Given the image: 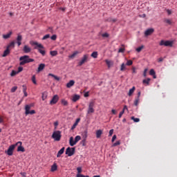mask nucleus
<instances>
[{
  "instance_id": "48",
  "label": "nucleus",
  "mask_w": 177,
  "mask_h": 177,
  "mask_svg": "<svg viewBox=\"0 0 177 177\" xmlns=\"http://www.w3.org/2000/svg\"><path fill=\"white\" fill-rule=\"evenodd\" d=\"M15 91H17V86H13L12 88H11V92L12 93H15Z\"/></svg>"
},
{
  "instance_id": "7",
  "label": "nucleus",
  "mask_w": 177,
  "mask_h": 177,
  "mask_svg": "<svg viewBox=\"0 0 177 177\" xmlns=\"http://www.w3.org/2000/svg\"><path fill=\"white\" fill-rule=\"evenodd\" d=\"M95 102L91 101L88 104V108L87 111L88 114H92L93 113H95Z\"/></svg>"
},
{
  "instance_id": "22",
  "label": "nucleus",
  "mask_w": 177,
  "mask_h": 177,
  "mask_svg": "<svg viewBox=\"0 0 177 177\" xmlns=\"http://www.w3.org/2000/svg\"><path fill=\"white\" fill-rule=\"evenodd\" d=\"M19 146L17 148V151H21L22 153H24V151H26V149L23 147V146H21V144H19Z\"/></svg>"
},
{
  "instance_id": "62",
  "label": "nucleus",
  "mask_w": 177,
  "mask_h": 177,
  "mask_svg": "<svg viewBox=\"0 0 177 177\" xmlns=\"http://www.w3.org/2000/svg\"><path fill=\"white\" fill-rule=\"evenodd\" d=\"M85 142H86V139L83 138L82 143V146H85Z\"/></svg>"
},
{
  "instance_id": "61",
  "label": "nucleus",
  "mask_w": 177,
  "mask_h": 177,
  "mask_svg": "<svg viewBox=\"0 0 177 177\" xmlns=\"http://www.w3.org/2000/svg\"><path fill=\"white\" fill-rule=\"evenodd\" d=\"M59 125V122H55V123H54V127H55V129L57 128V126Z\"/></svg>"
},
{
  "instance_id": "4",
  "label": "nucleus",
  "mask_w": 177,
  "mask_h": 177,
  "mask_svg": "<svg viewBox=\"0 0 177 177\" xmlns=\"http://www.w3.org/2000/svg\"><path fill=\"white\" fill-rule=\"evenodd\" d=\"M51 138L54 139L55 142H59V140L62 139V131H54L53 133Z\"/></svg>"
},
{
  "instance_id": "31",
  "label": "nucleus",
  "mask_w": 177,
  "mask_h": 177,
  "mask_svg": "<svg viewBox=\"0 0 177 177\" xmlns=\"http://www.w3.org/2000/svg\"><path fill=\"white\" fill-rule=\"evenodd\" d=\"M151 80L150 78L145 79L142 81V84H146L147 85H149L150 84V81Z\"/></svg>"
},
{
  "instance_id": "10",
  "label": "nucleus",
  "mask_w": 177,
  "mask_h": 177,
  "mask_svg": "<svg viewBox=\"0 0 177 177\" xmlns=\"http://www.w3.org/2000/svg\"><path fill=\"white\" fill-rule=\"evenodd\" d=\"M59 102V95H55L53 97L52 100L50 101V104L53 105L56 104Z\"/></svg>"
},
{
  "instance_id": "45",
  "label": "nucleus",
  "mask_w": 177,
  "mask_h": 177,
  "mask_svg": "<svg viewBox=\"0 0 177 177\" xmlns=\"http://www.w3.org/2000/svg\"><path fill=\"white\" fill-rule=\"evenodd\" d=\"M50 35L49 34L46 35L43 37L42 39L43 41H45V39H48V38H50Z\"/></svg>"
},
{
  "instance_id": "11",
  "label": "nucleus",
  "mask_w": 177,
  "mask_h": 177,
  "mask_svg": "<svg viewBox=\"0 0 177 177\" xmlns=\"http://www.w3.org/2000/svg\"><path fill=\"white\" fill-rule=\"evenodd\" d=\"M153 32H154V29L153 28H149V29H147L145 32V37H149V35H151V34H153Z\"/></svg>"
},
{
  "instance_id": "51",
  "label": "nucleus",
  "mask_w": 177,
  "mask_h": 177,
  "mask_svg": "<svg viewBox=\"0 0 177 177\" xmlns=\"http://www.w3.org/2000/svg\"><path fill=\"white\" fill-rule=\"evenodd\" d=\"M125 70V64H122L120 67V71H124Z\"/></svg>"
},
{
  "instance_id": "17",
  "label": "nucleus",
  "mask_w": 177,
  "mask_h": 177,
  "mask_svg": "<svg viewBox=\"0 0 177 177\" xmlns=\"http://www.w3.org/2000/svg\"><path fill=\"white\" fill-rule=\"evenodd\" d=\"M74 84H75L74 80H70L69 82L66 84V88H71V86H74Z\"/></svg>"
},
{
  "instance_id": "5",
  "label": "nucleus",
  "mask_w": 177,
  "mask_h": 177,
  "mask_svg": "<svg viewBox=\"0 0 177 177\" xmlns=\"http://www.w3.org/2000/svg\"><path fill=\"white\" fill-rule=\"evenodd\" d=\"M89 59V55L85 54L82 57L81 60L78 62L77 66L79 67H81L83 64H85V63H87L88 60Z\"/></svg>"
},
{
  "instance_id": "40",
  "label": "nucleus",
  "mask_w": 177,
  "mask_h": 177,
  "mask_svg": "<svg viewBox=\"0 0 177 177\" xmlns=\"http://www.w3.org/2000/svg\"><path fill=\"white\" fill-rule=\"evenodd\" d=\"M50 55H51V56H57V51L56 50L50 51Z\"/></svg>"
},
{
  "instance_id": "29",
  "label": "nucleus",
  "mask_w": 177,
  "mask_h": 177,
  "mask_svg": "<svg viewBox=\"0 0 177 177\" xmlns=\"http://www.w3.org/2000/svg\"><path fill=\"white\" fill-rule=\"evenodd\" d=\"M48 75L50 77H53V78H55V80H56V81H60V77L52 74V73H49Z\"/></svg>"
},
{
  "instance_id": "28",
  "label": "nucleus",
  "mask_w": 177,
  "mask_h": 177,
  "mask_svg": "<svg viewBox=\"0 0 177 177\" xmlns=\"http://www.w3.org/2000/svg\"><path fill=\"white\" fill-rule=\"evenodd\" d=\"M12 35V32H10L9 33H8L7 35H3V38L4 39H8V38H10V36Z\"/></svg>"
},
{
  "instance_id": "57",
  "label": "nucleus",
  "mask_w": 177,
  "mask_h": 177,
  "mask_svg": "<svg viewBox=\"0 0 177 177\" xmlns=\"http://www.w3.org/2000/svg\"><path fill=\"white\" fill-rule=\"evenodd\" d=\"M21 71H23V67L19 66V67L18 68V71H17V72L18 74H19V73H21Z\"/></svg>"
},
{
  "instance_id": "13",
  "label": "nucleus",
  "mask_w": 177,
  "mask_h": 177,
  "mask_svg": "<svg viewBox=\"0 0 177 177\" xmlns=\"http://www.w3.org/2000/svg\"><path fill=\"white\" fill-rule=\"evenodd\" d=\"M23 50L24 53H30V52H31V48L27 45H25L24 46Z\"/></svg>"
},
{
  "instance_id": "58",
  "label": "nucleus",
  "mask_w": 177,
  "mask_h": 177,
  "mask_svg": "<svg viewBox=\"0 0 177 177\" xmlns=\"http://www.w3.org/2000/svg\"><path fill=\"white\" fill-rule=\"evenodd\" d=\"M117 139V136L116 135H113L111 142H113L115 140Z\"/></svg>"
},
{
  "instance_id": "44",
  "label": "nucleus",
  "mask_w": 177,
  "mask_h": 177,
  "mask_svg": "<svg viewBox=\"0 0 177 177\" xmlns=\"http://www.w3.org/2000/svg\"><path fill=\"white\" fill-rule=\"evenodd\" d=\"M132 64H133V62H132V60H128L126 66H132Z\"/></svg>"
},
{
  "instance_id": "50",
  "label": "nucleus",
  "mask_w": 177,
  "mask_h": 177,
  "mask_svg": "<svg viewBox=\"0 0 177 177\" xmlns=\"http://www.w3.org/2000/svg\"><path fill=\"white\" fill-rule=\"evenodd\" d=\"M102 37H103V38H109V33L105 32V33L102 35Z\"/></svg>"
},
{
  "instance_id": "8",
  "label": "nucleus",
  "mask_w": 177,
  "mask_h": 177,
  "mask_svg": "<svg viewBox=\"0 0 177 177\" xmlns=\"http://www.w3.org/2000/svg\"><path fill=\"white\" fill-rule=\"evenodd\" d=\"M159 45L160 46H170L172 47V45H174V41H164V40H161Z\"/></svg>"
},
{
  "instance_id": "23",
  "label": "nucleus",
  "mask_w": 177,
  "mask_h": 177,
  "mask_svg": "<svg viewBox=\"0 0 177 177\" xmlns=\"http://www.w3.org/2000/svg\"><path fill=\"white\" fill-rule=\"evenodd\" d=\"M78 53H80V52L78 51L73 52L72 55H69V59H74L77 56V55H78Z\"/></svg>"
},
{
  "instance_id": "41",
  "label": "nucleus",
  "mask_w": 177,
  "mask_h": 177,
  "mask_svg": "<svg viewBox=\"0 0 177 177\" xmlns=\"http://www.w3.org/2000/svg\"><path fill=\"white\" fill-rule=\"evenodd\" d=\"M143 48H145V46H140V47L136 48V52H138V53L140 52H142V49H143Z\"/></svg>"
},
{
  "instance_id": "55",
  "label": "nucleus",
  "mask_w": 177,
  "mask_h": 177,
  "mask_svg": "<svg viewBox=\"0 0 177 177\" xmlns=\"http://www.w3.org/2000/svg\"><path fill=\"white\" fill-rule=\"evenodd\" d=\"M77 171L78 174H81L82 172V168L77 167Z\"/></svg>"
},
{
  "instance_id": "25",
  "label": "nucleus",
  "mask_w": 177,
  "mask_h": 177,
  "mask_svg": "<svg viewBox=\"0 0 177 177\" xmlns=\"http://www.w3.org/2000/svg\"><path fill=\"white\" fill-rule=\"evenodd\" d=\"M80 95H75L73 96L72 100H73V102H77V100H80Z\"/></svg>"
},
{
  "instance_id": "14",
  "label": "nucleus",
  "mask_w": 177,
  "mask_h": 177,
  "mask_svg": "<svg viewBox=\"0 0 177 177\" xmlns=\"http://www.w3.org/2000/svg\"><path fill=\"white\" fill-rule=\"evenodd\" d=\"M64 150H66V148H65V147H62V148L58 151V153H57V158L62 157V154H64Z\"/></svg>"
},
{
  "instance_id": "30",
  "label": "nucleus",
  "mask_w": 177,
  "mask_h": 177,
  "mask_svg": "<svg viewBox=\"0 0 177 177\" xmlns=\"http://www.w3.org/2000/svg\"><path fill=\"white\" fill-rule=\"evenodd\" d=\"M61 103L63 106H68V102H67V100L62 99L61 100Z\"/></svg>"
},
{
  "instance_id": "36",
  "label": "nucleus",
  "mask_w": 177,
  "mask_h": 177,
  "mask_svg": "<svg viewBox=\"0 0 177 177\" xmlns=\"http://www.w3.org/2000/svg\"><path fill=\"white\" fill-rule=\"evenodd\" d=\"M164 22L167 23V24H169V25L172 24V21L171 19H165Z\"/></svg>"
},
{
  "instance_id": "59",
  "label": "nucleus",
  "mask_w": 177,
  "mask_h": 177,
  "mask_svg": "<svg viewBox=\"0 0 177 177\" xmlns=\"http://www.w3.org/2000/svg\"><path fill=\"white\" fill-rule=\"evenodd\" d=\"M147 74V68H145L143 73L144 77H146Z\"/></svg>"
},
{
  "instance_id": "56",
  "label": "nucleus",
  "mask_w": 177,
  "mask_h": 177,
  "mask_svg": "<svg viewBox=\"0 0 177 177\" xmlns=\"http://www.w3.org/2000/svg\"><path fill=\"white\" fill-rule=\"evenodd\" d=\"M56 38H57V36H56V35H53L51 37V39H53V41H56Z\"/></svg>"
},
{
  "instance_id": "15",
  "label": "nucleus",
  "mask_w": 177,
  "mask_h": 177,
  "mask_svg": "<svg viewBox=\"0 0 177 177\" xmlns=\"http://www.w3.org/2000/svg\"><path fill=\"white\" fill-rule=\"evenodd\" d=\"M10 53V49H9L8 47L6 48V49L4 50L2 57H6V56H8V55H9Z\"/></svg>"
},
{
  "instance_id": "20",
  "label": "nucleus",
  "mask_w": 177,
  "mask_h": 177,
  "mask_svg": "<svg viewBox=\"0 0 177 177\" xmlns=\"http://www.w3.org/2000/svg\"><path fill=\"white\" fill-rule=\"evenodd\" d=\"M80 118H77L75 121V122L73 124V125L71 127V130H74L75 129V128L77 127V125H78V122H80Z\"/></svg>"
},
{
  "instance_id": "26",
  "label": "nucleus",
  "mask_w": 177,
  "mask_h": 177,
  "mask_svg": "<svg viewBox=\"0 0 177 177\" xmlns=\"http://www.w3.org/2000/svg\"><path fill=\"white\" fill-rule=\"evenodd\" d=\"M135 89H136L135 86H133V87L129 90V93H128L129 96H132V95H133V93L135 92Z\"/></svg>"
},
{
  "instance_id": "19",
  "label": "nucleus",
  "mask_w": 177,
  "mask_h": 177,
  "mask_svg": "<svg viewBox=\"0 0 177 177\" xmlns=\"http://www.w3.org/2000/svg\"><path fill=\"white\" fill-rule=\"evenodd\" d=\"M69 145L70 146H75V140H74V137H71L69 139Z\"/></svg>"
},
{
  "instance_id": "1",
  "label": "nucleus",
  "mask_w": 177,
  "mask_h": 177,
  "mask_svg": "<svg viewBox=\"0 0 177 177\" xmlns=\"http://www.w3.org/2000/svg\"><path fill=\"white\" fill-rule=\"evenodd\" d=\"M31 45H35L34 49H37L38 52H39L42 56H45L46 52L45 51V47H44L42 44L37 41H32Z\"/></svg>"
},
{
  "instance_id": "39",
  "label": "nucleus",
  "mask_w": 177,
  "mask_h": 177,
  "mask_svg": "<svg viewBox=\"0 0 177 177\" xmlns=\"http://www.w3.org/2000/svg\"><path fill=\"white\" fill-rule=\"evenodd\" d=\"M19 74V72L16 71H12L11 73H10V77H15V75Z\"/></svg>"
},
{
  "instance_id": "38",
  "label": "nucleus",
  "mask_w": 177,
  "mask_h": 177,
  "mask_svg": "<svg viewBox=\"0 0 177 177\" xmlns=\"http://www.w3.org/2000/svg\"><path fill=\"white\" fill-rule=\"evenodd\" d=\"M105 62H106V64H107V66H108L109 68L111 67V64H112L111 61H110V60H109V59H106V60H105Z\"/></svg>"
},
{
  "instance_id": "21",
  "label": "nucleus",
  "mask_w": 177,
  "mask_h": 177,
  "mask_svg": "<svg viewBox=\"0 0 177 177\" xmlns=\"http://www.w3.org/2000/svg\"><path fill=\"white\" fill-rule=\"evenodd\" d=\"M103 133V131H102V130H97V131H96V138H97V139H99V138H100L101 136H102V134Z\"/></svg>"
},
{
  "instance_id": "52",
  "label": "nucleus",
  "mask_w": 177,
  "mask_h": 177,
  "mask_svg": "<svg viewBox=\"0 0 177 177\" xmlns=\"http://www.w3.org/2000/svg\"><path fill=\"white\" fill-rule=\"evenodd\" d=\"M113 133H114V129H112L109 131V136H113Z\"/></svg>"
},
{
  "instance_id": "49",
  "label": "nucleus",
  "mask_w": 177,
  "mask_h": 177,
  "mask_svg": "<svg viewBox=\"0 0 177 177\" xmlns=\"http://www.w3.org/2000/svg\"><path fill=\"white\" fill-rule=\"evenodd\" d=\"M156 71H154V69H151L149 71V75H155Z\"/></svg>"
},
{
  "instance_id": "46",
  "label": "nucleus",
  "mask_w": 177,
  "mask_h": 177,
  "mask_svg": "<svg viewBox=\"0 0 177 177\" xmlns=\"http://www.w3.org/2000/svg\"><path fill=\"white\" fill-rule=\"evenodd\" d=\"M124 52H125V48H119V50H118L119 53H124Z\"/></svg>"
},
{
  "instance_id": "37",
  "label": "nucleus",
  "mask_w": 177,
  "mask_h": 177,
  "mask_svg": "<svg viewBox=\"0 0 177 177\" xmlns=\"http://www.w3.org/2000/svg\"><path fill=\"white\" fill-rule=\"evenodd\" d=\"M107 21H109V23H115V21H117V19L109 18L107 19Z\"/></svg>"
},
{
  "instance_id": "24",
  "label": "nucleus",
  "mask_w": 177,
  "mask_h": 177,
  "mask_svg": "<svg viewBox=\"0 0 177 177\" xmlns=\"http://www.w3.org/2000/svg\"><path fill=\"white\" fill-rule=\"evenodd\" d=\"M82 136L83 139H86V138H88V131L85 130L84 131H83L82 133Z\"/></svg>"
},
{
  "instance_id": "2",
  "label": "nucleus",
  "mask_w": 177,
  "mask_h": 177,
  "mask_svg": "<svg viewBox=\"0 0 177 177\" xmlns=\"http://www.w3.org/2000/svg\"><path fill=\"white\" fill-rule=\"evenodd\" d=\"M20 60V66H24V64H27V63H32L34 62V59L30 58L28 55H24L19 58Z\"/></svg>"
},
{
  "instance_id": "35",
  "label": "nucleus",
  "mask_w": 177,
  "mask_h": 177,
  "mask_svg": "<svg viewBox=\"0 0 177 177\" xmlns=\"http://www.w3.org/2000/svg\"><path fill=\"white\" fill-rule=\"evenodd\" d=\"M131 120H132L133 121H134L135 122H139V121H140V119L138 118H135L133 116H132L131 118Z\"/></svg>"
},
{
  "instance_id": "54",
  "label": "nucleus",
  "mask_w": 177,
  "mask_h": 177,
  "mask_svg": "<svg viewBox=\"0 0 177 177\" xmlns=\"http://www.w3.org/2000/svg\"><path fill=\"white\" fill-rule=\"evenodd\" d=\"M23 92H27V86L26 85H23Z\"/></svg>"
},
{
  "instance_id": "60",
  "label": "nucleus",
  "mask_w": 177,
  "mask_h": 177,
  "mask_svg": "<svg viewBox=\"0 0 177 177\" xmlns=\"http://www.w3.org/2000/svg\"><path fill=\"white\" fill-rule=\"evenodd\" d=\"M132 73H133V74H136V68L135 67H133V68H132Z\"/></svg>"
},
{
  "instance_id": "53",
  "label": "nucleus",
  "mask_w": 177,
  "mask_h": 177,
  "mask_svg": "<svg viewBox=\"0 0 177 177\" xmlns=\"http://www.w3.org/2000/svg\"><path fill=\"white\" fill-rule=\"evenodd\" d=\"M46 94L45 93H43L41 97L42 100H45V99H46Z\"/></svg>"
},
{
  "instance_id": "9",
  "label": "nucleus",
  "mask_w": 177,
  "mask_h": 177,
  "mask_svg": "<svg viewBox=\"0 0 177 177\" xmlns=\"http://www.w3.org/2000/svg\"><path fill=\"white\" fill-rule=\"evenodd\" d=\"M75 153V148L74 147H68L66 150V154L68 156V157H71V156H74Z\"/></svg>"
},
{
  "instance_id": "63",
  "label": "nucleus",
  "mask_w": 177,
  "mask_h": 177,
  "mask_svg": "<svg viewBox=\"0 0 177 177\" xmlns=\"http://www.w3.org/2000/svg\"><path fill=\"white\" fill-rule=\"evenodd\" d=\"M21 176L26 177L27 176V174L26 172L21 173Z\"/></svg>"
},
{
  "instance_id": "47",
  "label": "nucleus",
  "mask_w": 177,
  "mask_h": 177,
  "mask_svg": "<svg viewBox=\"0 0 177 177\" xmlns=\"http://www.w3.org/2000/svg\"><path fill=\"white\" fill-rule=\"evenodd\" d=\"M139 104V97H137L134 101V105L138 106Z\"/></svg>"
},
{
  "instance_id": "43",
  "label": "nucleus",
  "mask_w": 177,
  "mask_h": 177,
  "mask_svg": "<svg viewBox=\"0 0 177 177\" xmlns=\"http://www.w3.org/2000/svg\"><path fill=\"white\" fill-rule=\"evenodd\" d=\"M120 145H121V142L118 140L116 142L113 143V147H115L116 146H120Z\"/></svg>"
},
{
  "instance_id": "6",
  "label": "nucleus",
  "mask_w": 177,
  "mask_h": 177,
  "mask_svg": "<svg viewBox=\"0 0 177 177\" xmlns=\"http://www.w3.org/2000/svg\"><path fill=\"white\" fill-rule=\"evenodd\" d=\"M31 107H32V104L26 105L25 106L26 115H28V114H30V115L35 114V110L30 111L31 109Z\"/></svg>"
},
{
  "instance_id": "32",
  "label": "nucleus",
  "mask_w": 177,
  "mask_h": 177,
  "mask_svg": "<svg viewBox=\"0 0 177 177\" xmlns=\"http://www.w3.org/2000/svg\"><path fill=\"white\" fill-rule=\"evenodd\" d=\"M91 57H93L94 59H97V52L94 51L91 54Z\"/></svg>"
},
{
  "instance_id": "64",
  "label": "nucleus",
  "mask_w": 177,
  "mask_h": 177,
  "mask_svg": "<svg viewBox=\"0 0 177 177\" xmlns=\"http://www.w3.org/2000/svg\"><path fill=\"white\" fill-rule=\"evenodd\" d=\"M77 177H84V175L83 174H77Z\"/></svg>"
},
{
  "instance_id": "18",
  "label": "nucleus",
  "mask_w": 177,
  "mask_h": 177,
  "mask_svg": "<svg viewBox=\"0 0 177 177\" xmlns=\"http://www.w3.org/2000/svg\"><path fill=\"white\" fill-rule=\"evenodd\" d=\"M44 68H45V64H40L37 68V73H41Z\"/></svg>"
},
{
  "instance_id": "3",
  "label": "nucleus",
  "mask_w": 177,
  "mask_h": 177,
  "mask_svg": "<svg viewBox=\"0 0 177 177\" xmlns=\"http://www.w3.org/2000/svg\"><path fill=\"white\" fill-rule=\"evenodd\" d=\"M19 145H23V142L19 141L16 144L10 145L5 153L8 154V156H13V151H15L16 146H19Z\"/></svg>"
},
{
  "instance_id": "27",
  "label": "nucleus",
  "mask_w": 177,
  "mask_h": 177,
  "mask_svg": "<svg viewBox=\"0 0 177 177\" xmlns=\"http://www.w3.org/2000/svg\"><path fill=\"white\" fill-rule=\"evenodd\" d=\"M57 170V165L54 164L51 166V172H55V171Z\"/></svg>"
},
{
  "instance_id": "16",
  "label": "nucleus",
  "mask_w": 177,
  "mask_h": 177,
  "mask_svg": "<svg viewBox=\"0 0 177 177\" xmlns=\"http://www.w3.org/2000/svg\"><path fill=\"white\" fill-rule=\"evenodd\" d=\"M125 110H128V106H127V105H124L122 111L120 112L119 118H121V117H122V115H124V113H125Z\"/></svg>"
},
{
  "instance_id": "34",
  "label": "nucleus",
  "mask_w": 177,
  "mask_h": 177,
  "mask_svg": "<svg viewBox=\"0 0 177 177\" xmlns=\"http://www.w3.org/2000/svg\"><path fill=\"white\" fill-rule=\"evenodd\" d=\"M7 48L8 49H10V48H15V41H12L10 44H9L8 46H7Z\"/></svg>"
},
{
  "instance_id": "42",
  "label": "nucleus",
  "mask_w": 177,
  "mask_h": 177,
  "mask_svg": "<svg viewBox=\"0 0 177 177\" xmlns=\"http://www.w3.org/2000/svg\"><path fill=\"white\" fill-rule=\"evenodd\" d=\"M32 82L35 85H37V80L35 79V75L32 77Z\"/></svg>"
},
{
  "instance_id": "33",
  "label": "nucleus",
  "mask_w": 177,
  "mask_h": 177,
  "mask_svg": "<svg viewBox=\"0 0 177 177\" xmlns=\"http://www.w3.org/2000/svg\"><path fill=\"white\" fill-rule=\"evenodd\" d=\"M80 140H81V136H77L75 138V145H77V143H78V142H80Z\"/></svg>"
},
{
  "instance_id": "12",
  "label": "nucleus",
  "mask_w": 177,
  "mask_h": 177,
  "mask_svg": "<svg viewBox=\"0 0 177 177\" xmlns=\"http://www.w3.org/2000/svg\"><path fill=\"white\" fill-rule=\"evenodd\" d=\"M21 41H23V36H21V35H18L17 37V44L18 46H20V45H21Z\"/></svg>"
}]
</instances>
